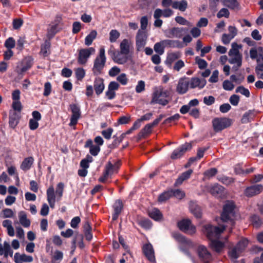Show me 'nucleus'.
<instances>
[{"label":"nucleus","instance_id":"f257e3e1","mask_svg":"<svg viewBox=\"0 0 263 263\" xmlns=\"http://www.w3.org/2000/svg\"><path fill=\"white\" fill-rule=\"evenodd\" d=\"M242 47V46L241 44L233 42L228 52L229 57L228 62L230 64L233 65V68L235 70H237L242 65V55L240 52Z\"/></svg>","mask_w":263,"mask_h":263},{"label":"nucleus","instance_id":"f03ea898","mask_svg":"<svg viewBox=\"0 0 263 263\" xmlns=\"http://www.w3.org/2000/svg\"><path fill=\"white\" fill-rule=\"evenodd\" d=\"M236 205L233 201L228 200L223 205L222 211L220 214V218L223 222H228L232 226L235 224Z\"/></svg>","mask_w":263,"mask_h":263},{"label":"nucleus","instance_id":"7ed1b4c3","mask_svg":"<svg viewBox=\"0 0 263 263\" xmlns=\"http://www.w3.org/2000/svg\"><path fill=\"white\" fill-rule=\"evenodd\" d=\"M169 95L168 90H164L162 86L156 87L152 94L151 103H157L165 106L170 102Z\"/></svg>","mask_w":263,"mask_h":263},{"label":"nucleus","instance_id":"20e7f679","mask_svg":"<svg viewBox=\"0 0 263 263\" xmlns=\"http://www.w3.org/2000/svg\"><path fill=\"white\" fill-rule=\"evenodd\" d=\"M106 61L105 49L103 47L100 48L99 54L93 62L92 72L95 75H99L102 72Z\"/></svg>","mask_w":263,"mask_h":263},{"label":"nucleus","instance_id":"39448f33","mask_svg":"<svg viewBox=\"0 0 263 263\" xmlns=\"http://www.w3.org/2000/svg\"><path fill=\"white\" fill-rule=\"evenodd\" d=\"M163 116H160L156 119L153 122L146 124L138 133L136 137V141H140L142 139H146L153 133L154 127L157 126L162 119Z\"/></svg>","mask_w":263,"mask_h":263},{"label":"nucleus","instance_id":"423d86ee","mask_svg":"<svg viewBox=\"0 0 263 263\" xmlns=\"http://www.w3.org/2000/svg\"><path fill=\"white\" fill-rule=\"evenodd\" d=\"M233 120L227 117L215 118L212 121V126L215 132L218 133L231 126Z\"/></svg>","mask_w":263,"mask_h":263},{"label":"nucleus","instance_id":"0eeeda50","mask_svg":"<svg viewBox=\"0 0 263 263\" xmlns=\"http://www.w3.org/2000/svg\"><path fill=\"white\" fill-rule=\"evenodd\" d=\"M226 229L224 226L214 227L210 224H205L203 227V232L210 240L218 237Z\"/></svg>","mask_w":263,"mask_h":263},{"label":"nucleus","instance_id":"6e6552de","mask_svg":"<svg viewBox=\"0 0 263 263\" xmlns=\"http://www.w3.org/2000/svg\"><path fill=\"white\" fill-rule=\"evenodd\" d=\"M96 50L93 47L83 48L79 50L78 62L81 65L85 64L91 55L95 54Z\"/></svg>","mask_w":263,"mask_h":263},{"label":"nucleus","instance_id":"1a4fd4ad","mask_svg":"<svg viewBox=\"0 0 263 263\" xmlns=\"http://www.w3.org/2000/svg\"><path fill=\"white\" fill-rule=\"evenodd\" d=\"M177 225L181 231L186 234L192 235L196 232V227L192 224V222L190 219H183L179 221Z\"/></svg>","mask_w":263,"mask_h":263},{"label":"nucleus","instance_id":"9d476101","mask_svg":"<svg viewBox=\"0 0 263 263\" xmlns=\"http://www.w3.org/2000/svg\"><path fill=\"white\" fill-rule=\"evenodd\" d=\"M192 148L191 143L186 142L184 144L181 145L178 148L174 150L171 158L172 159H177L182 157L184 154L187 151H190Z\"/></svg>","mask_w":263,"mask_h":263},{"label":"nucleus","instance_id":"9b49d317","mask_svg":"<svg viewBox=\"0 0 263 263\" xmlns=\"http://www.w3.org/2000/svg\"><path fill=\"white\" fill-rule=\"evenodd\" d=\"M121 164L120 160H109L105 166L104 171L106 172V174L111 175L114 173H118Z\"/></svg>","mask_w":263,"mask_h":263},{"label":"nucleus","instance_id":"f8f14e48","mask_svg":"<svg viewBox=\"0 0 263 263\" xmlns=\"http://www.w3.org/2000/svg\"><path fill=\"white\" fill-rule=\"evenodd\" d=\"M147 34L145 31L139 30L136 35V46L138 50H141L146 44Z\"/></svg>","mask_w":263,"mask_h":263},{"label":"nucleus","instance_id":"ddd939ff","mask_svg":"<svg viewBox=\"0 0 263 263\" xmlns=\"http://www.w3.org/2000/svg\"><path fill=\"white\" fill-rule=\"evenodd\" d=\"M142 252L146 258L151 262H156L154 250L150 243H146L142 247Z\"/></svg>","mask_w":263,"mask_h":263},{"label":"nucleus","instance_id":"4468645a","mask_svg":"<svg viewBox=\"0 0 263 263\" xmlns=\"http://www.w3.org/2000/svg\"><path fill=\"white\" fill-rule=\"evenodd\" d=\"M263 191V185L261 184H255L247 187L245 191V195L251 197L260 194Z\"/></svg>","mask_w":263,"mask_h":263},{"label":"nucleus","instance_id":"2eb2a0df","mask_svg":"<svg viewBox=\"0 0 263 263\" xmlns=\"http://www.w3.org/2000/svg\"><path fill=\"white\" fill-rule=\"evenodd\" d=\"M185 29L184 28L173 27L164 31L165 35L168 38H181L182 33Z\"/></svg>","mask_w":263,"mask_h":263},{"label":"nucleus","instance_id":"dca6fc26","mask_svg":"<svg viewBox=\"0 0 263 263\" xmlns=\"http://www.w3.org/2000/svg\"><path fill=\"white\" fill-rule=\"evenodd\" d=\"M189 79L187 78L179 79L176 87V91L179 94H184L187 92L189 85Z\"/></svg>","mask_w":263,"mask_h":263},{"label":"nucleus","instance_id":"f3484780","mask_svg":"<svg viewBox=\"0 0 263 263\" xmlns=\"http://www.w3.org/2000/svg\"><path fill=\"white\" fill-rule=\"evenodd\" d=\"M112 208L114 211L112 214V219L113 221H115L118 218L123 210L124 205L121 199L116 200L112 205Z\"/></svg>","mask_w":263,"mask_h":263},{"label":"nucleus","instance_id":"a211bd4d","mask_svg":"<svg viewBox=\"0 0 263 263\" xmlns=\"http://www.w3.org/2000/svg\"><path fill=\"white\" fill-rule=\"evenodd\" d=\"M190 88L192 89H202L206 84V81L204 79H200L197 77H193L189 80Z\"/></svg>","mask_w":263,"mask_h":263},{"label":"nucleus","instance_id":"6ab92c4d","mask_svg":"<svg viewBox=\"0 0 263 263\" xmlns=\"http://www.w3.org/2000/svg\"><path fill=\"white\" fill-rule=\"evenodd\" d=\"M198 253L199 257L205 263H208L211 260L212 255L204 246H199L198 247Z\"/></svg>","mask_w":263,"mask_h":263},{"label":"nucleus","instance_id":"aec40b11","mask_svg":"<svg viewBox=\"0 0 263 263\" xmlns=\"http://www.w3.org/2000/svg\"><path fill=\"white\" fill-rule=\"evenodd\" d=\"M119 84L116 82H111L109 84L107 90L105 92V95L109 100L115 97L116 91L119 89Z\"/></svg>","mask_w":263,"mask_h":263},{"label":"nucleus","instance_id":"412c9836","mask_svg":"<svg viewBox=\"0 0 263 263\" xmlns=\"http://www.w3.org/2000/svg\"><path fill=\"white\" fill-rule=\"evenodd\" d=\"M128 55L126 53H123L120 51H117L113 53L112 58L116 63L123 64L127 61Z\"/></svg>","mask_w":263,"mask_h":263},{"label":"nucleus","instance_id":"4be33fe9","mask_svg":"<svg viewBox=\"0 0 263 263\" xmlns=\"http://www.w3.org/2000/svg\"><path fill=\"white\" fill-rule=\"evenodd\" d=\"M210 192L212 195L220 198L224 194V187L218 183H216L210 188Z\"/></svg>","mask_w":263,"mask_h":263},{"label":"nucleus","instance_id":"5701e85b","mask_svg":"<svg viewBox=\"0 0 263 263\" xmlns=\"http://www.w3.org/2000/svg\"><path fill=\"white\" fill-rule=\"evenodd\" d=\"M84 147L89 148V153L93 156H97L101 150L100 147L93 144L92 140L90 139L86 141Z\"/></svg>","mask_w":263,"mask_h":263},{"label":"nucleus","instance_id":"b1692460","mask_svg":"<svg viewBox=\"0 0 263 263\" xmlns=\"http://www.w3.org/2000/svg\"><path fill=\"white\" fill-rule=\"evenodd\" d=\"M150 119L149 116H141V117L139 119H138L133 124V126L126 131V134H132L133 131L137 130L139 129L142 123L144 121H147Z\"/></svg>","mask_w":263,"mask_h":263},{"label":"nucleus","instance_id":"393cba45","mask_svg":"<svg viewBox=\"0 0 263 263\" xmlns=\"http://www.w3.org/2000/svg\"><path fill=\"white\" fill-rule=\"evenodd\" d=\"M14 260L15 263L31 262L33 261V257L25 254L16 253L14 256Z\"/></svg>","mask_w":263,"mask_h":263},{"label":"nucleus","instance_id":"a878e982","mask_svg":"<svg viewBox=\"0 0 263 263\" xmlns=\"http://www.w3.org/2000/svg\"><path fill=\"white\" fill-rule=\"evenodd\" d=\"M190 210L191 213L197 218H200L202 216L201 207L197 205L195 202L191 201L190 203Z\"/></svg>","mask_w":263,"mask_h":263},{"label":"nucleus","instance_id":"bb28decb","mask_svg":"<svg viewBox=\"0 0 263 263\" xmlns=\"http://www.w3.org/2000/svg\"><path fill=\"white\" fill-rule=\"evenodd\" d=\"M164 48H178L182 47L181 42L178 40L166 39L161 41Z\"/></svg>","mask_w":263,"mask_h":263},{"label":"nucleus","instance_id":"cd10ccee","mask_svg":"<svg viewBox=\"0 0 263 263\" xmlns=\"http://www.w3.org/2000/svg\"><path fill=\"white\" fill-rule=\"evenodd\" d=\"M33 162L34 158L33 157H26L22 161L20 165V168L23 171L26 172L31 168Z\"/></svg>","mask_w":263,"mask_h":263},{"label":"nucleus","instance_id":"c85d7f7f","mask_svg":"<svg viewBox=\"0 0 263 263\" xmlns=\"http://www.w3.org/2000/svg\"><path fill=\"white\" fill-rule=\"evenodd\" d=\"M13 251L11 250L9 243L5 241L4 242V247L0 243V255L4 254L5 257H7L8 255L11 257L13 255Z\"/></svg>","mask_w":263,"mask_h":263},{"label":"nucleus","instance_id":"c756f323","mask_svg":"<svg viewBox=\"0 0 263 263\" xmlns=\"http://www.w3.org/2000/svg\"><path fill=\"white\" fill-rule=\"evenodd\" d=\"M46 193L48 202L50 207L53 208L55 201V195L54 194V189L52 185L47 190Z\"/></svg>","mask_w":263,"mask_h":263},{"label":"nucleus","instance_id":"7c9ffc66","mask_svg":"<svg viewBox=\"0 0 263 263\" xmlns=\"http://www.w3.org/2000/svg\"><path fill=\"white\" fill-rule=\"evenodd\" d=\"M132 46V42L127 39H124L120 45V51L123 53L129 54Z\"/></svg>","mask_w":263,"mask_h":263},{"label":"nucleus","instance_id":"2f4dec72","mask_svg":"<svg viewBox=\"0 0 263 263\" xmlns=\"http://www.w3.org/2000/svg\"><path fill=\"white\" fill-rule=\"evenodd\" d=\"M210 246L214 251H215L216 252L219 253L224 248V244L223 242L220 240L213 239L210 240Z\"/></svg>","mask_w":263,"mask_h":263},{"label":"nucleus","instance_id":"473e14b6","mask_svg":"<svg viewBox=\"0 0 263 263\" xmlns=\"http://www.w3.org/2000/svg\"><path fill=\"white\" fill-rule=\"evenodd\" d=\"M94 88L96 93L98 95L103 92L104 89V84L102 79L97 78L95 79L94 82Z\"/></svg>","mask_w":263,"mask_h":263},{"label":"nucleus","instance_id":"72a5a7b5","mask_svg":"<svg viewBox=\"0 0 263 263\" xmlns=\"http://www.w3.org/2000/svg\"><path fill=\"white\" fill-rule=\"evenodd\" d=\"M181 57V52L180 51H170L167 54L166 62L170 64H172L175 61L179 59Z\"/></svg>","mask_w":263,"mask_h":263},{"label":"nucleus","instance_id":"f704fd0d","mask_svg":"<svg viewBox=\"0 0 263 263\" xmlns=\"http://www.w3.org/2000/svg\"><path fill=\"white\" fill-rule=\"evenodd\" d=\"M149 216L155 221H160L163 218V214L157 208H154L149 212Z\"/></svg>","mask_w":263,"mask_h":263},{"label":"nucleus","instance_id":"c9c22d12","mask_svg":"<svg viewBox=\"0 0 263 263\" xmlns=\"http://www.w3.org/2000/svg\"><path fill=\"white\" fill-rule=\"evenodd\" d=\"M20 223L25 228H28L30 225V221L27 219V215L25 212L21 211L18 214Z\"/></svg>","mask_w":263,"mask_h":263},{"label":"nucleus","instance_id":"e433bc0d","mask_svg":"<svg viewBox=\"0 0 263 263\" xmlns=\"http://www.w3.org/2000/svg\"><path fill=\"white\" fill-rule=\"evenodd\" d=\"M187 7V2L185 0H182L179 2H174L172 3V7L174 9H179L180 11H184Z\"/></svg>","mask_w":263,"mask_h":263},{"label":"nucleus","instance_id":"4c0bfd02","mask_svg":"<svg viewBox=\"0 0 263 263\" xmlns=\"http://www.w3.org/2000/svg\"><path fill=\"white\" fill-rule=\"evenodd\" d=\"M97 31L95 30H91L85 37L84 42L85 45L87 46L91 45L93 40L97 37Z\"/></svg>","mask_w":263,"mask_h":263},{"label":"nucleus","instance_id":"58836bf2","mask_svg":"<svg viewBox=\"0 0 263 263\" xmlns=\"http://www.w3.org/2000/svg\"><path fill=\"white\" fill-rule=\"evenodd\" d=\"M172 191L168 190L161 193L158 198V201L160 203L164 202L173 196Z\"/></svg>","mask_w":263,"mask_h":263},{"label":"nucleus","instance_id":"ea45409f","mask_svg":"<svg viewBox=\"0 0 263 263\" xmlns=\"http://www.w3.org/2000/svg\"><path fill=\"white\" fill-rule=\"evenodd\" d=\"M42 116H33L29 122V126L31 130H35L39 127L38 121L41 120Z\"/></svg>","mask_w":263,"mask_h":263},{"label":"nucleus","instance_id":"a19ab883","mask_svg":"<svg viewBox=\"0 0 263 263\" xmlns=\"http://www.w3.org/2000/svg\"><path fill=\"white\" fill-rule=\"evenodd\" d=\"M241 252L235 246L229 249L228 254L231 259H237L241 254Z\"/></svg>","mask_w":263,"mask_h":263},{"label":"nucleus","instance_id":"79ce46f5","mask_svg":"<svg viewBox=\"0 0 263 263\" xmlns=\"http://www.w3.org/2000/svg\"><path fill=\"white\" fill-rule=\"evenodd\" d=\"M63 253L59 250H56L52 257L51 263H60V261L63 259Z\"/></svg>","mask_w":263,"mask_h":263},{"label":"nucleus","instance_id":"37998d69","mask_svg":"<svg viewBox=\"0 0 263 263\" xmlns=\"http://www.w3.org/2000/svg\"><path fill=\"white\" fill-rule=\"evenodd\" d=\"M251 221L254 227L258 228L262 224V220L260 217L256 214L253 215L251 217Z\"/></svg>","mask_w":263,"mask_h":263},{"label":"nucleus","instance_id":"c03bdc74","mask_svg":"<svg viewBox=\"0 0 263 263\" xmlns=\"http://www.w3.org/2000/svg\"><path fill=\"white\" fill-rule=\"evenodd\" d=\"M109 35V41L111 43H114L116 42L117 40L119 38L120 33L118 30L116 29H112L110 31Z\"/></svg>","mask_w":263,"mask_h":263},{"label":"nucleus","instance_id":"a18cd8bd","mask_svg":"<svg viewBox=\"0 0 263 263\" xmlns=\"http://www.w3.org/2000/svg\"><path fill=\"white\" fill-rule=\"evenodd\" d=\"M248 245V240L246 238H242L236 245V247L241 252H242L247 248Z\"/></svg>","mask_w":263,"mask_h":263},{"label":"nucleus","instance_id":"49530a36","mask_svg":"<svg viewBox=\"0 0 263 263\" xmlns=\"http://www.w3.org/2000/svg\"><path fill=\"white\" fill-rule=\"evenodd\" d=\"M21 116H9V126L14 129L18 124Z\"/></svg>","mask_w":263,"mask_h":263},{"label":"nucleus","instance_id":"de8ad7c7","mask_svg":"<svg viewBox=\"0 0 263 263\" xmlns=\"http://www.w3.org/2000/svg\"><path fill=\"white\" fill-rule=\"evenodd\" d=\"M64 189V184L63 182H59L56 187L55 193L59 200H60L63 196Z\"/></svg>","mask_w":263,"mask_h":263},{"label":"nucleus","instance_id":"09e8293b","mask_svg":"<svg viewBox=\"0 0 263 263\" xmlns=\"http://www.w3.org/2000/svg\"><path fill=\"white\" fill-rule=\"evenodd\" d=\"M164 46L161 41L159 42L156 43L154 46V49L155 51L160 55H162L164 53Z\"/></svg>","mask_w":263,"mask_h":263},{"label":"nucleus","instance_id":"8fccbe9b","mask_svg":"<svg viewBox=\"0 0 263 263\" xmlns=\"http://www.w3.org/2000/svg\"><path fill=\"white\" fill-rule=\"evenodd\" d=\"M235 91L236 93H239L247 98H249L250 96V93L249 89L242 86L237 87Z\"/></svg>","mask_w":263,"mask_h":263},{"label":"nucleus","instance_id":"3c124183","mask_svg":"<svg viewBox=\"0 0 263 263\" xmlns=\"http://www.w3.org/2000/svg\"><path fill=\"white\" fill-rule=\"evenodd\" d=\"M223 3L225 6L232 9H234L238 6V3L236 0H223Z\"/></svg>","mask_w":263,"mask_h":263},{"label":"nucleus","instance_id":"603ef678","mask_svg":"<svg viewBox=\"0 0 263 263\" xmlns=\"http://www.w3.org/2000/svg\"><path fill=\"white\" fill-rule=\"evenodd\" d=\"M234 171L236 175H244V169L243 168V163H239L235 164L234 166Z\"/></svg>","mask_w":263,"mask_h":263},{"label":"nucleus","instance_id":"864d4df0","mask_svg":"<svg viewBox=\"0 0 263 263\" xmlns=\"http://www.w3.org/2000/svg\"><path fill=\"white\" fill-rule=\"evenodd\" d=\"M50 45L48 43H46L45 44L41 46V49L40 53L44 57H47L50 53Z\"/></svg>","mask_w":263,"mask_h":263},{"label":"nucleus","instance_id":"5fc2aeb1","mask_svg":"<svg viewBox=\"0 0 263 263\" xmlns=\"http://www.w3.org/2000/svg\"><path fill=\"white\" fill-rule=\"evenodd\" d=\"M76 78L78 80L81 81L85 76V71L82 68H78L75 69Z\"/></svg>","mask_w":263,"mask_h":263},{"label":"nucleus","instance_id":"6e6d98bb","mask_svg":"<svg viewBox=\"0 0 263 263\" xmlns=\"http://www.w3.org/2000/svg\"><path fill=\"white\" fill-rule=\"evenodd\" d=\"M138 224L142 228L146 229H150L152 225L151 221L148 219H144L139 221Z\"/></svg>","mask_w":263,"mask_h":263},{"label":"nucleus","instance_id":"4d7b16f0","mask_svg":"<svg viewBox=\"0 0 263 263\" xmlns=\"http://www.w3.org/2000/svg\"><path fill=\"white\" fill-rule=\"evenodd\" d=\"M74 238H76V241H79L78 246L80 248L83 249L85 247L84 243L83 242V235L81 234H79L78 232H77L75 234Z\"/></svg>","mask_w":263,"mask_h":263},{"label":"nucleus","instance_id":"13d9d810","mask_svg":"<svg viewBox=\"0 0 263 263\" xmlns=\"http://www.w3.org/2000/svg\"><path fill=\"white\" fill-rule=\"evenodd\" d=\"M195 61L198 67L201 69L205 68L208 66L207 62L204 60L200 59L199 57L195 58Z\"/></svg>","mask_w":263,"mask_h":263},{"label":"nucleus","instance_id":"bf43d9fd","mask_svg":"<svg viewBox=\"0 0 263 263\" xmlns=\"http://www.w3.org/2000/svg\"><path fill=\"white\" fill-rule=\"evenodd\" d=\"M223 88L227 91L232 90L234 88V85L229 80H224L222 84Z\"/></svg>","mask_w":263,"mask_h":263},{"label":"nucleus","instance_id":"052dcab7","mask_svg":"<svg viewBox=\"0 0 263 263\" xmlns=\"http://www.w3.org/2000/svg\"><path fill=\"white\" fill-rule=\"evenodd\" d=\"M217 173V170L216 168H211L205 171L203 173L204 176L210 178L214 176Z\"/></svg>","mask_w":263,"mask_h":263},{"label":"nucleus","instance_id":"680f3d73","mask_svg":"<svg viewBox=\"0 0 263 263\" xmlns=\"http://www.w3.org/2000/svg\"><path fill=\"white\" fill-rule=\"evenodd\" d=\"M175 21L178 24L182 25H186L188 26H191L192 24L191 23L187 21L186 19H185L184 17L182 16H177L175 18Z\"/></svg>","mask_w":263,"mask_h":263},{"label":"nucleus","instance_id":"e2e57ef3","mask_svg":"<svg viewBox=\"0 0 263 263\" xmlns=\"http://www.w3.org/2000/svg\"><path fill=\"white\" fill-rule=\"evenodd\" d=\"M15 42L13 37H9L5 43V46L9 49H11L15 46Z\"/></svg>","mask_w":263,"mask_h":263},{"label":"nucleus","instance_id":"0e129e2a","mask_svg":"<svg viewBox=\"0 0 263 263\" xmlns=\"http://www.w3.org/2000/svg\"><path fill=\"white\" fill-rule=\"evenodd\" d=\"M219 181L226 185H229L234 181V179L232 177L223 176L218 179Z\"/></svg>","mask_w":263,"mask_h":263},{"label":"nucleus","instance_id":"69168bd1","mask_svg":"<svg viewBox=\"0 0 263 263\" xmlns=\"http://www.w3.org/2000/svg\"><path fill=\"white\" fill-rule=\"evenodd\" d=\"M145 82L142 80H140L138 81L137 85L136 86V91L137 93H140L145 90Z\"/></svg>","mask_w":263,"mask_h":263},{"label":"nucleus","instance_id":"338daca9","mask_svg":"<svg viewBox=\"0 0 263 263\" xmlns=\"http://www.w3.org/2000/svg\"><path fill=\"white\" fill-rule=\"evenodd\" d=\"M180 117V116H170L163 121V124L164 125H171L172 123L177 121Z\"/></svg>","mask_w":263,"mask_h":263},{"label":"nucleus","instance_id":"774afa93","mask_svg":"<svg viewBox=\"0 0 263 263\" xmlns=\"http://www.w3.org/2000/svg\"><path fill=\"white\" fill-rule=\"evenodd\" d=\"M240 101V97L237 95H232L229 99V101L231 104L234 106H237Z\"/></svg>","mask_w":263,"mask_h":263}]
</instances>
